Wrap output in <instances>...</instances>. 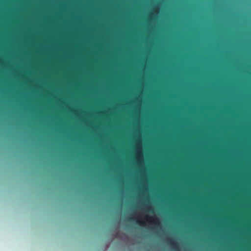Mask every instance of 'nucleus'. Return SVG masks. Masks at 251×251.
<instances>
[{
  "mask_svg": "<svg viewBox=\"0 0 251 251\" xmlns=\"http://www.w3.org/2000/svg\"><path fill=\"white\" fill-rule=\"evenodd\" d=\"M136 222L138 224L140 225H141L142 224V223L140 221L137 220Z\"/></svg>",
  "mask_w": 251,
  "mask_h": 251,
  "instance_id": "obj_2",
  "label": "nucleus"
},
{
  "mask_svg": "<svg viewBox=\"0 0 251 251\" xmlns=\"http://www.w3.org/2000/svg\"><path fill=\"white\" fill-rule=\"evenodd\" d=\"M167 242L169 243L171 247L176 250L178 251V244L172 238H168L167 239Z\"/></svg>",
  "mask_w": 251,
  "mask_h": 251,
  "instance_id": "obj_1",
  "label": "nucleus"
},
{
  "mask_svg": "<svg viewBox=\"0 0 251 251\" xmlns=\"http://www.w3.org/2000/svg\"><path fill=\"white\" fill-rule=\"evenodd\" d=\"M129 220L130 221H134V219L133 218V217H130Z\"/></svg>",
  "mask_w": 251,
  "mask_h": 251,
  "instance_id": "obj_3",
  "label": "nucleus"
},
{
  "mask_svg": "<svg viewBox=\"0 0 251 251\" xmlns=\"http://www.w3.org/2000/svg\"><path fill=\"white\" fill-rule=\"evenodd\" d=\"M155 220H156L157 222H158V220L157 219V218H155Z\"/></svg>",
  "mask_w": 251,
  "mask_h": 251,
  "instance_id": "obj_4",
  "label": "nucleus"
}]
</instances>
